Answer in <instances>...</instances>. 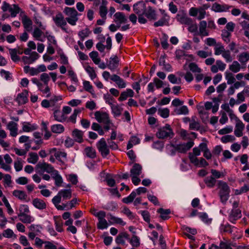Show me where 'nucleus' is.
I'll return each instance as SVG.
<instances>
[{
  "mask_svg": "<svg viewBox=\"0 0 249 249\" xmlns=\"http://www.w3.org/2000/svg\"><path fill=\"white\" fill-rule=\"evenodd\" d=\"M145 3L143 1H139L133 5V10L137 15L144 14L146 9Z\"/></svg>",
  "mask_w": 249,
  "mask_h": 249,
  "instance_id": "nucleus-13",
  "label": "nucleus"
},
{
  "mask_svg": "<svg viewBox=\"0 0 249 249\" xmlns=\"http://www.w3.org/2000/svg\"><path fill=\"white\" fill-rule=\"evenodd\" d=\"M1 9L3 12L8 11L11 17H15L20 12V8L18 5H10L6 1L3 2Z\"/></svg>",
  "mask_w": 249,
  "mask_h": 249,
  "instance_id": "nucleus-4",
  "label": "nucleus"
},
{
  "mask_svg": "<svg viewBox=\"0 0 249 249\" xmlns=\"http://www.w3.org/2000/svg\"><path fill=\"white\" fill-rule=\"evenodd\" d=\"M61 197H63V199H69L71 197V189L61 190L58 192Z\"/></svg>",
  "mask_w": 249,
  "mask_h": 249,
  "instance_id": "nucleus-41",
  "label": "nucleus"
},
{
  "mask_svg": "<svg viewBox=\"0 0 249 249\" xmlns=\"http://www.w3.org/2000/svg\"><path fill=\"white\" fill-rule=\"evenodd\" d=\"M91 33V31L88 28H85V29L80 31L78 33L79 36L82 39V40L85 38L88 37Z\"/></svg>",
  "mask_w": 249,
  "mask_h": 249,
  "instance_id": "nucleus-59",
  "label": "nucleus"
},
{
  "mask_svg": "<svg viewBox=\"0 0 249 249\" xmlns=\"http://www.w3.org/2000/svg\"><path fill=\"white\" fill-rule=\"evenodd\" d=\"M39 55L36 52H33L31 53L29 56H23L22 57V60L24 64H30L34 63L37 60Z\"/></svg>",
  "mask_w": 249,
  "mask_h": 249,
  "instance_id": "nucleus-15",
  "label": "nucleus"
},
{
  "mask_svg": "<svg viewBox=\"0 0 249 249\" xmlns=\"http://www.w3.org/2000/svg\"><path fill=\"white\" fill-rule=\"evenodd\" d=\"M225 78L227 80V83L229 85L232 84L235 81V79L233 74L231 72L226 71L225 72Z\"/></svg>",
  "mask_w": 249,
  "mask_h": 249,
  "instance_id": "nucleus-57",
  "label": "nucleus"
},
{
  "mask_svg": "<svg viewBox=\"0 0 249 249\" xmlns=\"http://www.w3.org/2000/svg\"><path fill=\"white\" fill-rule=\"evenodd\" d=\"M114 21L117 24L125 23L127 20V18L122 12H117L114 15Z\"/></svg>",
  "mask_w": 249,
  "mask_h": 249,
  "instance_id": "nucleus-17",
  "label": "nucleus"
},
{
  "mask_svg": "<svg viewBox=\"0 0 249 249\" xmlns=\"http://www.w3.org/2000/svg\"><path fill=\"white\" fill-rule=\"evenodd\" d=\"M194 145V142L192 141L188 142L186 143L179 144H171V146L173 147L176 150L181 153H185L188 150L191 148Z\"/></svg>",
  "mask_w": 249,
  "mask_h": 249,
  "instance_id": "nucleus-8",
  "label": "nucleus"
},
{
  "mask_svg": "<svg viewBox=\"0 0 249 249\" xmlns=\"http://www.w3.org/2000/svg\"><path fill=\"white\" fill-rule=\"evenodd\" d=\"M195 117L192 118V120L189 125V128L192 130H198L200 128V124L198 122L195 121Z\"/></svg>",
  "mask_w": 249,
  "mask_h": 249,
  "instance_id": "nucleus-52",
  "label": "nucleus"
},
{
  "mask_svg": "<svg viewBox=\"0 0 249 249\" xmlns=\"http://www.w3.org/2000/svg\"><path fill=\"white\" fill-rule=\"evenodd\" d=\"M110 79L115 82L120 89L124 88L126 87V83L124 80L116 74L112 75L110 77Z\"/></svg>",
  "mask_w": 249,
  "mask_h": 249,
  "instance_id": "nucleus-23",
  "label": "nucleus"
},
{
  "mask_svg": "<svg viewBox=\"0 0 249 249\" xmlns=\"http://www.w3.org/2000/svg\"><path fill=\"white\" fill-rule=\"evenodd\" d=\"M40 80L43 82V85H48L50 78L49 74L47 73H43L40 76Z\"/></svg>",
  "mask_w": 249,
  "mask_h": 249,
  "instance_id": "nucleus-63",
  "label": "nucleus"
},
{
  "mask_svg": "<svg viewBox=\"0 0 249 249\" xmlns=\"http://www.w3.org/2000/svg\"><path fill=\"white\" fill-rule=\"evenodd\" d=\"M28 92L27 90H24L23 92L19 93L16 98V101L19 105L25 104L28 101L27 95Z\"/></svg>",
  "mask_w": 249,
  "mask_h": 249,
  "instance_id": "nucleus-24",
  "label": "nucleus"
},
{
  "mask_svg": "<svg viewBox=\"0 0 249 249\" xmlns=\"http://www.w3.org/2000/svg\"><path fill=\"white\" fill-rule=\"evenodd\" d=\"M83 87L84 89L89 92L92 95H95L93 87L90 85V82L88 81H84L83 82Z\"/></svg>",
  "mask_w": 249,
  "mask_h": 249,
  "instance_id": "nucleus-46",
  "label": "nucleus"
},
{
  "mask_svg": "<svg viewBox=\"0 0 249 249\" xmlns=\"http://www.w3.org/2000/svg\"><path fill=\"white\" fill-rule=\"evenodd\" d=\"M22 22L26 31L30 32L32 30V21L27 16L22 18Z\"/></svg>",
  "mask_w": 249,
  "mask_h": 249,
  "instance_id": "nucleus-26",
  "label": "nucleus"
},
{
  "mask_svg": "<svg viewBox=\"0 0 249 249\" xmlns=\"http://www.w3.org/2000/svg\"><path fill=\"white\" fill-rule=\"evenodd\" d=\"M51 129L54 133L60 134L64 131L65 128L63 125L61 124H55L51 126Z\"/></svg>",
  "mask_w": 249,
  "mask_h": 249,
  "instance_id": "nucleus-38",
  "label": "nucleus"
},
{
  "mask_svg": "<svg viewBox=\"0 0 249 249\" xmlns=\"http://www.w3.org/2000/svg\"><path fill=\"white\" fill-rule=\"evenodd\" d=\"M129 243L134 248H138L140 245V239L135 235H133L132 238L129 239Z\"/></svg>",
  "mask_w": 249,
  "mask_h": 249,
  "instance_id": "nucleus-48",
  "label": "nucleus"
},
{
  "mask_svg": "<svg viewBox=\"0 0 249 249\" xmlns=\"http://www.w3.org/2000/svg\"><path fill=\"white\" fill-rule=\"evenodd\" d=\"M220 230L221 232H227L229 233L232 232L231 226L229 224L226 225L222 224L220 226Z\"/></svg>",
  "mask_w": 249,
  "mask_h": 249,
  "instance_id": "nucleus-61",
  "label": "nucleus"
},
{
  "mask_svg": "<svg viewBox=\"0 0 249 249\" xmlns=\"http://www.w3.org/2000/svg\"><path fill=\"white\" fill-rule=\"evenodd\" d=\"M174 135L173 130L169 124H166L164 126L159 128L156 133L157 137L161 139L172 138Z\"/></svg>",
  "mask_w": 249,
  "mask_h": 249,
  "instance_id": "nucleus-3",
  "label": "nucleus"
},
{
  "mask_svg": "<svg viewBox=\"0 0 249 249\" xmlns=\"http://www.w3.org/2000/svg\"><path fill=\"white\" fill-rule=\"evenodd\" d=\"M119 60L117 55L110 58V60L107 66L111 71H114L119 66Z\"/></svg>",
  "mask_w": 249,
  "mask_h": 249,
  "instance_id": "nucleus-20",
  "label": "nucleus"
},
{
  "mask_svg": "<svg viewBox=\"0 0 249 249\" xmlns=\"http://www.w3.org/2000/svg\"><path fill=\"white\" fill-rule=\"evenodd\" d=\"M221 36L223 40L226 43H228L230 42V36H231V34L230 32L225 30H222Z\"/></svg>",
  "mask_w": 249,
  "mask_h": 249,
  "instance_id": "nucleus-55",
  "label": "nucleus"
},
{
  "mask_svg": "<svg viewBox=\"0 0 249 249\" xmlns=\"http://www.w3.org/2000/svg\"><path fill=\"white\" fill-rule=\"evenodd\" d=\"M174 112L177 115H187L189 113V110L186 106H182L179 108H175Z\"/></svg>",
  "mask_w": 249,
  "mask_h": 249,
  "instance_id": "nucleus-40",
  "label": "nucleus"
},
{
  "mask_svg": "<svg viewBox=\"0 0 249 249\" xmlns=\"http://www.w3.org/2000/svg\"><path fill=\"white\" fill-rule=\"evenodd\" d=\"M216 181V179L213 176L207 177L204 179V182L206 186L210 188L214 187Z\"/></svg>",
  "mask_w": 249,
  "mask_h": 249,
  "instance_id": "nucleus-34",
  "label": "nucleus"
},
{
  "mask_svg": "<svg viewBox=\"0 0 249 249\" xmlns=\"http://www.w3.org/2000/svg\"><path fill=\"white\" fill-rule=\"evenodd\" d=\"M134 92L132 89H127L125 91L121 93L120 96L118 98L119 101H123L125 100L128 97H132L134 96Z\"/></svg>",
  "mask_w": 249,
  "mask_h": 249,
  "instance_id": "nucleus-25",
  "label": "nucleus"
},
{
  "mask_svg": "<svg viewBox=\"0 0 249 249\" xmlns=\"http://www.w3.org/2000/svg\"><path fill=\"white\" fill-rule=\"evenodd\" d=\"M36 125H31L29 123L24 122L23 123L22 130L24 132H30L36 130Z\"/></svg>",
  "mask_w": 249,
  "mask_h": 249,
  "instance_id": "nucleus-47",
  "label": "nucleus"
},
{
  "mask_svg": "<svg viewBox=\"0 0 249 249\" xmlns=\"http://www.w3.org/2000/svg\"><path fill=\"white\" fill-rule=\"evenodd\" d=\"M53 114L54 120L59 122L63 123L65 122L67 119V116L59 109L54 110Z\"/></svg>",
  "mask_w": 249,
  "mask_h": 249,
  "instance_id": "nucleus-19",
  "label": "nucleus"
},
{
  "mask_svg": "<svg viewBox=\"0 0 249 249\" xmlns=\"http://www.w3.org/2000/svg\"><path fill=\"white\" fill-rule=\"evenodd\" d=\"M71 135L75 142L78 143L83 142L84 132L82 131L75 128L72 131Z\"/></svg>",
  "mask_w": 249,
  "mask_h": 249,
  "instance_id": "nucleus-16",
  "label": "nucleus"
},
{
  "mask_svg": "<svg viewBox=\"0 0 249 249\" xmlns=\"http://www.w3.org/2000/svg\"><path fill=\"white\" fill-rule=\"evenodd\" d=\"M38 89L42 92L43 94H46V97L49 98L51 96V89L49 88L48 85H43L40 87Z\"/></svg>",
  "mask_w": 249,
  "mask_h": 249,
  "instance_id": "nucleus-42",
  "label": "nucleus"
},
{
  "mask_svg": "<svg viewBox=\"0 0 249 249\" xmlns=\"http://www.w3.org/2000/svg\"><path fill=\"white\" fill-rule=\"evenodd\" d=\"M43 34V32L41 30V29L38 28H36L33 33V36L36 40L43 41V40L40 39V37Z\"/></svg>",
  "mask_w": 249,
  "mask_h": 249,
  "instance_id": "nucleus-53",
  "label": "nucleus"
},
{
  "mask_svg": "<svg viewBox=\"0 0 249 249\" xmlns=\"http://www.w3.org/2000/svg\"><path fill=\"white\" fill-rule=\"evenodd\" d=\"M225 50L224 47L221 44V43H217L216 46L214 48V54L215 55H218L222 54Z\"/></svg>",
  "mask_w": 249,
  "mask_h": 249,
  "instance_id": "nucleus-49",
  "label": "nucleus"
},
{
  "mask_svg": "<svg viewBox=\"0 0 249 249\" xmlns=\"http://www.w3.org/2000/svg\"><path fill=\"white\" fill-rule=\"evenodd\" d=\"M96 120L99 123H109V117L108 113L106 112L97 111L94 113Z\"/></svg>",
  "mask_w": 249,
  "mask_h": 249,
  "instance_id": "nucleus-9",
  "label": "nucleus"
},
{
  "mask_svg": "<svg viewBox=\"0 0 249 249\" xmlns=\"http://www.w3.org/2000/svg\"><path fill=\"white\" fill-rule=\"evenodd\" d=\"M36 167L43 172H46L51 174H53L56 171L51 164L44 162H39L36 165Z\"/></svg>",
  "mask_w": 249,
  "mask_h": 249,
  "instance_id": "nucleus-11",
  "label": "nucleus"
},
{
  "mask_svg": "<svg viewBox=\"0 0 249 249\" xmlns=\"http://www.w3.org/2000/svg\"><path fill=\"white\" fill-rule=\"evenodd\" d=\"M12 194L14 196L18 198L20 200H25L27 197V195L23 191L16 190L13 192Z\"/></svg>",
  "mask_w": 249,
  "mask_h": 249,
  "instance_id": "nucleus-36",
  "label": "nucleus"
},
{
  "mask_svg": "<svg viewBox=\"0 0 249 249\" xmlns=\"http://www.w3.org/2000/svg\"><path fill=\"white\" fill-rule=\"evenodd\" d=\"M52 178L55 180V184L56 186H61L63 179L61 176L59 174L58 171L56 170L53 174H51Z\"/></svg>",
  "mask_w": 249,
  "mask_h": 249,
  "instance_id": "nucleus-31",
  "label": "nucleus"
},
{
  "mask_svg": "<svg viewBox=\"0 0 249 249\" xmlns=\"http://www.w3.org/2000/svg\"><path fill=\"white\" fill-rule=\"evenodd\" d=\"M159 65L163 66L162 69L167 71H172V67L169 63H166L164 56H160L159 61Z\"/></svg>",
  "mask_w": 249,
  "mask_h": 249,
  "instance_id": "nucleus-33",
  "label": "nucleus"
},
{
  "mask_svg": "<svg viewBox=\"0 0 249 249\" xmlns=\"http://www.w3.org/2000/svg\"><path fill=\"white\" fill-rule=\"evenodd\" d=\"M89 56L95 64H99L100 59L98 58V53L96 51H93L89 53Z\"/></svg>",
  "mask_w": 249,
  "mask_h": 249,
  "instance_id": "nucleus-56",
  "label": "nucleus"
},
{
  "mask_svg": "<svg viewBox=\"0 0 249 249\" xmlns=\"http://www.w3.org/2000/svg\"><path fill=\"white\" fill-rule=\"evenodd\" d=\"M18 217L19 220L24 223H30L33 221L32 216L26 213H19Z\"/></svg>",
  "mask_w": 249,
  "mask_h": 249,
  "instance_id": "nucleus-37",
  "label": "nucleus"
},
{
  "mask_svg": "<svg viewBox=\"0 0 249 249\" xmlns=\"http://www.w3.org/2000/svg\"><path fill=\"white\" fill-rule=\"evenodd\" d=\"M38 160V157L36 153L31 152L29 153V158H28L27 161L29 163L35 164Z\"/></svg>",
  "mask_w": 249,
  "mask_h": 249,
  "instance_id": "nucleus-50",
  "label": "nucleus"
},
{
  "mask_svg": "<svg viewBox=\"0 0 249 249\" xmlns=\"http://www.w3.org/2000/svg\"><path fill=\"white\" fill-rule=\"evenodd\" d=\"M142 166L139 163H135L130 169V176H140L142 173Z\"/></svg>",
  "mask_w": 249,
  "mask_h": 249,
  "instance_id": "nucleus-27",
  "label": "nucleus"
},
{
  "mask_svg": "<svg viewBox=\"0 0 249 249\" xmlns=\"http://www.w3.org/2000/svg\"><path fill=\"white\" fill-rule=\"evenodd\" d=\"M108 215L109 216V222L111 224H119L122 226H124L125 225V222L123 221V220L119 217H115L112 215L111 214H108Z\"/></svg>",
  "mask_w": 249,
  "mask_h": 249,
  "instance_id": "nucleus-35",
  "label": "nucleus"
},
{
  "mask_svg": "<svg viewBox=\"0 0 249 249\" xmlns=\"http://www.w3.org/2000/svg\"><path fill=\"white\" fill-rule=\"evenodd\" d=\"M112 112L115 117H119L121 115L123 108L117 104H113L110 106Z\"/></svg>",
  "mask_w": 249,
  "mask_h": 249,
  "instance_id": "nucleus-39",
  "label": "nucleus"
},
{
  "mask_svg": "<svg viewBox=\"0 0 249 249\" xmlns=\"http://www.w3.org/2000/svg\"><path fill=\"white\" fill-rule=\"evenodd\" d=\"M222 57L225 58L227 62H231L232 61L230 50H225L222 54Z\"/></svg>",
  "mask_w": 249,
  "mask_h": 249,
  "instance_id": "nucleus-62",
  "label": "nucleus"
},
{
  "mask_svg": "<svg viewBox=\"0 0 249 249\" xmlns=\"http://www.w3.org/2000/svg\"><path fill=\"white\" fill-rule=\"evenodd\" d=\"M9 51L11 56V59L14 62H16L19 60V57L17 55V49H9Z\"/></svg>",
  "mask_w": 249,
  "mask_h": 249,
  "instance_id": "nucleus-45",
  "label": "nucleus"
},
{
  "mask_svg": "<svg viewBox=\"0 0 249 249\" xmlns=\"http://www.w3.org/2000/svg\"><path fill=\"white\" fill-rule=\"evenodd\" d=\"M7 128L10 131V135L13 137H16L18 134L17 124L11 121L8 125Z\"/></svg>",
  "mask_w": 249,
  "mask_h": 249,
  "instance_id": "nucleus-29",
  "label": "nucleus"
},
{
  "mask_svg": "<svg viewBox=\"0 0 249 249\" xmlns=\"http://www.w3.org/2000/svg\"><path fill=\"white\" fill-rule=\"evenodd\" d=\"M53 19L55 25L60 27L63 31L67 33V29L65 27L67 25V20L64 18L61 13L58 12L54 17H53Z\"/></svg>",
  "mask_w": 249,
  "mask_h": 249,
  "instance_id": "nucleus-5",
  "label": "nucleus"
},
{
  "mask_svg": "<svg viewBox=\"0 0 249 249\" xmlns=\"http://www.w3.org/2000/svg\"><path fill=\"white\" fill-rule=\"evenodd\" d=\"M144 15L149 20H156L158 18L155 9L150 6L146 8Z\"/></svg>",
  "mask_w": 249,
  "mask_h": 249,
  "instance_id": "nucleus-14",
  "label": "nucleus"
},
{
  "mask_svg": "<svg viewBox=\"0 0 249 249\" xmlns=\"http://www.w3.org/2000/svg\"><path fill=\"white\" fill-rule=\"evenodd\" d=\"M86 71L89 73L90 77L91 79L95 78L97 75L93 68L91 67L90 66H88L85 69Z\"/></svg>",
  "mask_w": 249,
  "mask_h": 249,
  "instance_id": "nucleus-60",
  "label": "nucleus"
},
{
  "mask_svg": "<svg viewBox=\"0 0 249 249\" xmlns=\"http://www.w3.org/2000/svg\"><path fill=\"white\" fill-rule=\"evenodd\" d=\"M136 196V193L135 192L133 191L129 196L127 197H124L122 201L125 203L128 204L131 203L134 199Z\"/></svg>",
  "mask_w": 249,
  "mask_h": 249,
  "instance_id": "nucleus-51",
  "label": "nucleus"
},
{
  "mask_svg": "<svg viewBox=\"0 0 249 249\" xmlns=\"http://www.w3.org/2000/svg\"><path fill=\"white\" fill-rule=\"evenodd\" d=\"M168 79L171 83L174 84H179L181 82V79L179 78L178 79L175 75L173 74H169L168 76Z\"/></svg>",
  "mask_w": 249,
  "mask_h": 249,
  "instance_id": "nucleus-64",
  "label": "nucleus"
},
{
  "mask_svg": "<svg viewBox=\"0 0 249 249\" xmlns=\"http://www.w3.org/2000/svg\"><path fill=\"white\" fill-rule=\"evenodd\" d=\"M32 204L35 208L40 210L45 209L47 207L45 202L43 200L38 198H34L33 200Z\"/></svg>",
  "mask_w": 249,
  "mask_h": 249,
  "instance_id": "nucleus-22",
  "label": "nucleus"
},
{
  "mask_svg": "<svg viewBox=\"0 0 249 249\" xmlns=\"http://www.w3.org/2000/svg\"><path fill=\"white\" fill-rule=\"evenodd\" d=\"M85 152L87 157L94 159L96 157V151L92 147H87L85 149Z\"/></svg>",
  "mask_w": 249,
  "mask_h": 249,
  "instance_id": "nucleus-43",
  "label": "nucleus"
},
{
  "mask_svg": "<svg viewBox=\"0 0 249 249\" xmlns=\"http://www.w3.org/2000/svg\"><path fill=\"white\" fill-rule=\"evenodd\" d=\"M242 216L241 211L239 209H232L229 215V220L232 223H235L236 220Z\"/></svg>",
  "mask_w": 249,
  "mask_h": 249,
  "instance_id": "nucleus-10",
  "label": "nucleus"
},
{
  "mask_svg": "<svg viewBox=\"0 0 249 249\" xmlns=\"http://www.w3.org/2000/svg\"><path fill=\"white\" fill-rule=\"evenodd\" d=\"M178 21L181 24L189 25L193 23L191 18L187 17L185 14H178L176 17Z\"/></svg>",
  "mask_w": 249,
  "mask_h": 249,
  "instance_id": "nucleus-21",
  "label": "nucleus"
},
{
  "mask_svg": "<svg viewBox=\"0 0 249 249\" xmlns=\"http://www.w3.org/2000/svg\"><path fill=\"white\" fill-rule=\"evenodd\" d=\"M157 212L160 213V217L163 220L168 219L170 218L169 216V214L171 213L170 209H164L160 208L157 210Z\"/></svg>",
  "mask_w": 249,
  "mask_h": 249,
  "instance_id": "nucleus-30",
  "label": "nucleus"
},
{
  "mask_svg": "<svg viewBox=\"0 0 249 249\" xmlns=\"http://www.w3.org/2000/svg\"><path fill=\"white\" fill-rule=\"evenodd\" d=\"M63 12L68 16L66 18L67 21L71 25H75L78 20L77 18L78 12L74 8L66 7L65 8Z\"/></svg>",
  "mask_w": 249,
  "mask_h": 249,
  "instance_id": "nucleus-2",
  "label": "nucleus"
},
{
  "mask_svg": "<svg viewBox=\"0 0 249 249\" xmlns=\"http://www.w3.org/2000/svg\"><path fill=\"white\" fill-rule=\"evenodd\" d=\"M207 22L205 20L201 21L199 24V35L201 36H208L209 32L206 30Z\"/></svg>",
  "mask_w": 249,
  "mask_h": 249,
  "instance_id": "nucleus-28",
  "label": "nucleus"
},
{
  "mask_svg": "<svg viewBox=\"0 0 249 249\" xmlns=\"http://www.w3.org/2000/svg\"><path fill=\"white\" fill-rule=\"evenodd\" d=\"M96 146L103 157L105 158L109 154V148L104 138L101 139Z\"/></svg>",
  "mask_w": 249,
  "mask_h": 249,
  "instance_id": "nucleus-7",
  "label": "nucleus"
},
{
  "mask_svg": "<svg viewBox=\"0 0 249 249\" xmlns=\"http://www.w3.org/2000/svg\"><path fill=\"white\" fill-rule=\"evenodd\" d=\"M218 188L219 189V196L222 203L225 204L230 197V189L228 184L222 180L217 181Z\"/></svg>",
  "mask_w": 249,
  "mask_h": 249,
  "instance_id": "nucleus-1",
  "label": "nucleus"
},
{
  "mask_svg": "<svg viewBox=\"0 0 249 249\" xmlns=\"http://www.w3.org/2000/svg\"><path fill=\"white\" fill-rule=\"evenodd\" d=\"M159 11L162 17L159 20L154 22V26L158 27L159 26H168L169 25L170 16L164 9H160Z\"/></svg>",
  "mask_w": 249,
  "mask_h": 249,
  "instance_id": "nucleus-6",
  "label": "nucleus"
},
{
  "mask_svg": "<svg viewBox=\"0 0 249 249\" xmlns=\"http://www.w3.org/2000/svg\"><path fill=\"white\" fill-rule=\"evenodd\" d=\"M236 125L234 130V134L237 137H241L243 135V131L245 128V124L237 117H236Z\"/></svg>",
  "mask_w": 249,
  "mask_h": 249,
  "instance_id": "nucleus-12",
  "label": "nucleus"
},
{
  "mask_svg": "<svg viewBox=\"0 0 249 249\" xmlns=\"http://www.w3.org/2000/svg\"><path fill=\"white\" fill-rule=\"evenodd\" d=\"M170 110L168 108H159L158 114L162 118H166L169 117Z\"/></svg>",
  "mask_w": 249,
  "mask_h": 249,
  "instance_id": "nucleus-54",
  "label": "nucleus"
},
{
  "mask_svg": "<svg viewBox=\"0 0 249 249\" xmlns=\"http://www.w3.org/2000/svg\"><path fill=\"white\" fill-rule=\"evenodd\" d=\"M229 69L233 72L236 73L240 71L241 65L237 61H234L232 64L230 65Z\"/></svg>",
  "mask_w": 249,
  "mask_h": 249,
  "instance_id": "nucleus-44",
  "label": "nucleus"
},
{
  "mask_svg": "<svg viewBox=\"0 0 249 249\" xmlns=\"http://www.w3.org/2000/svg\"><path fill=\"white\" fill-rule=\"evenodd\" d=\"M81 112V110L80 109H75L73 114L69 117L68 121H70L73 124H75L76 123L77 116Z\"/></svg>",
  "mask_w": 249,
  "mask_h": 249,
  "instance_id": "nucleus-58",
  "label": "nucleus"
},
{
  "mask_svg": "<svg viewBox=\"0 0 249 249\" xmlns=\"http://www.w3.org/2000/svg\"><path fill=\"white\" fill-rule=\"evenodd\" d=\"M232 6H229L227 4H220L217 3H214L213 4L212 9L216 12H222L228 11Z\"/></svg>",
  "mask_w": 249,
  "mask_h": 249,
  "instance_id": "nucleus-18",
  "label": "nucleus"
},
{
  "mask_svg": "<svg viewBox=\"0 0 249 249\" xmlns=\"http://www.w3.org/2000/svg\"><path fill=\"white\" fill-rule=\"evenodd\" d=\"M237 58L242 65H245L249 60V53L247 52H243L237 55Z\"/></svg>",
  "mask_w": 249,
  "mask_h": 249,
  "instance_id": "nucleus-32",
  "label": "nucleus"
}]
</instances>
